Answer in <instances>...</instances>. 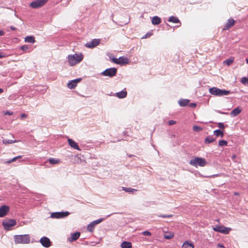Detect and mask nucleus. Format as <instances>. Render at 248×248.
<instances>
[{"label": "nucleus", "mask_w": 248, "mask_h": 248, "mask_svg": "<svg viewBox=\"0 0 248 248\" xmlns=\"http://www.w3.org/2000/svg\"><path fill=\"white\" fill-rule=\"evenodd\" d=\"M9 207L7 205H2L0 207V217L6 216L9 211Z\"/></svg>", "instance_id": "12"}, {"label": "nucleus", "mask_w": 248, "mask_h": 248, "mask_svg": "<svg viewBox=\"0 0 248 248\" xmlns=\"http://www.w3.org/2000/svg\"><path fill=\"white\" fill-rule=\"evenodd\" d=\"M241 82L243 84H246V83H248V78H241Z\"/></svg>", "instance_id": "37"}, {"label": "nucleus", "mask_w": 248, "mask_h": 248, "mask_svg": "<svg viewBox=\"0 0 248 248\" xmlns=\"http://www.w3.org/2000/svg\"><path fill=\"white\" fill-rule=\"evenodd\" d=\"M246 61L247 63H248V58L246 59Z\"/></svg>", "instance_id": "53"}, {"label": "nucleus", "mask_w": 248, "mask_h": 248, "mask_svg": "<svg viewBox=\"0 0 248 248\" xmlns=\"http://www.w3.org/2000/svg\"><path fill=\"white\" fill-rule=\"evenodd\" d=\"M103 220V219L101 218V219H97V220H94V221H93L92 223H93V224L94 225H97V224L101 223Z\"/></svg>", "instance_id": "36"}, {"label": "nucleus", "mask_w": 248, "mask_h": 248, "mask_svg": "<svg viewBox=\"0 0 248 248\" xmlns=\"http://www.w3.org/2000/svg\"><path fill=\"white\" fill-rule=\"evenodd\" d=\"M11 29H12V30H15V28H11Z\"/></svg>", "instance_id": "54"}, {"label": "nucleus", "mask_w": 248, "mask_h": 248, "mask_svg": "<svg viewBox=\"0 0 248 248\" xmlns=\"http://www.w3.org/2000/svg\"><path fill=\"white\" fill-rule=\"evenodd\" d=\"M142 234L145 236H151V233L147 231L143 232H142Z\"/></svg>", "instance_id": "40"}, {"label": "nucleus", "mask_w": 248, "mask_h": 248, "mask_svg": "<svg viewBox=\"0 0 248 248\" xmlns=\"http://www.w3.org/2000/svg\"><path fill=\"white\" fill-rule=\"evenodd\" d=\"M235 23V20L232 18H230L228 20L227 23L224 26L223 30H226L232 27Z\"/></svg>", "instance_id": "13"}, {"label": "nucleus", "mask_w": 248, "mask_h": 248, "mask_svg": "<svg viewBox=\"0 0 248 248\" xmlns=\"http://www.w3.org/2000/svg\"><path fill=\"white\" fill-rule=\"evenodd\" d=\"M5 34V32L3 31L0 30V36H3Z\"/></svg>", "instance_id": "47"}, {"label": "nucleus", "mask_w": 248, "mask_h": 248, "mask_svg": "<svg viewBox=\"0 0 248 248\" xmlns=\"http://www.w3.org/2000/svg\"><path fill=\"white\" fill-rule=\"evenodd\" d=\"M80 81V79H77L76 80H72L67 84V87L69 89L75 88L77 84V83Z\"/></svg>", "instance_id": "15"}, {"label": "nucleus", "mask_w": 248, "mask_h": 248, "mask_svg": "<svg viewBox=\"0 0 248 248\" xmlns=\"http://www.w3.org/2000/svg\"><path fill=\"white\" fill-rule=\"evenodd\" d=\"M5 114L6 115H12L13 114V113L11 112H10V111H7L5 113Z\"/></svg>", "instance_id": "48"}, {"label": "nucleus", "mask_w": 248, "mask_h": 248, "mask_svg": "<svg viewBox=\"0 0 248 248\" xmlns=\"http://www.w3.org/2000/svg\"><path fill=\"white\" fill-rule=\"evenodd\" d=\"M14 241L16 244H29L31 238L29 234L16 235L14 236Z\"/></svg>", "instance_id": "2"}, {"label": "nucleus", "mask_w": 248, "mask_h": 248, "mask_svg": "<svg viewBox=\"0 0 248 248\" xmlns=\"http://www.w3.org/2000/svg\"><path fill=\"white\" fill-rule=\"evenodd\" d=\"M21 118H26L27 117V115L25 113H23L21 114Z\"/></svg>", "instance_id": "50"}, {"label": "nucleus", "mask_w": 248, "mask_h": 248, "mask_svg": "<svg viewBox=\"0 0 248 248\" xmlns=\"http://www.w3.org/2000/svg\"><path fill=\"white\" fill-rule=\"evenodd\" d=\"M128 61L127 58L124 57H120L118 58V64H127L128 63Z\"/></svg>", "instance_id": "22"}, {"label": "nucleus", "mask_w": 248, "mask_h": 248, "mask_svg": "<svg viewBox=\"0 0 248 248\" xmlns=\"http://www.w3.org/2000/svg\"><path fill=\"white\" fill-rule=\"evenodd\" d=\"M241 111L242 109L239 107H237L231 112L230 114L232 116L234 117L238 115Z\"/></svg>", "instance_id": "17"}, {"label": "nucleus", "mask_w": 248, "mask_h": 248, "mask_svg": "<svg viewBox=\"0 0 248 248\" xmlns=\"http://www.w3.org/2000/svg\"><path fill=\"white\" fill-rule=\"evenodd\" d=\"M28 48L29 47L27 45H24L20 47V48L23 51L27 50L28 49Z\"/></svg>", "instance_id": "41"}, {"label": "nucleus", "mask_w": 248, "mask_h": 248, "mask_svg": "<svg viewBox=\"0 0 248 248\" xmlns=\"http://www.w3.org/2000/svg\"><path fill=\"white\" fill-rule=\"evenodd\" d=\"M218 126L220 128H224V124H223L221 123H218Z\"/></svg>", "instance_id": "43"}, {"label": "nucleus", "mask_w": 248, "mask_h": 248, "mask_svg": "<svg viewBox=\"0 0 248 248\" xmlns=\"http://www.w3.org/2000/svg\"><path fill=\"white\" fill-rule=\"evenodd\" d=\"M123 189L126 191V192H132L134 191H137V190L135 189H133V188H128V187H123Z\"/></svg>", "instance_id": "35"}, {"label": "nucleus", "mask_w": 248, "mask_h": 248, "mask_svg": "<svg viewBox=\"0 0 248 248\" xmlns=\"http://www.w3.org/2000/svg\"><path fill=\"white\" fill-rule=\"evenodd\" d=\"M48 0H35L30 4V6L37 9L44 6Z\"/></svg>", "instance_id": "5"}, {"label": "nucleus", "mask_w": 248, "mask_h": 248, "mask_svg": "<svg viewBox=\"0 0 248 248\" xmlns=\"http://www.w3.org/2000/svg\"><path fill=\"white\" fill-rule=\"evenodd\" d=\"M159 217H163V218H170L173 216L172 215H159L158 216Z\"/></svg>", "instance_id": "39"}, {"label": "nucleus", "mask_w": 248, "mask_h": 248, "mask_svg": "<svg viewBox=\"0 0 248 248\" xmlns=\"http://www.w3.org/2000/svg\"><path fill=\"white\" fill-rule=\"evenodd\" d=\"M234 62V58H230L229 59L226 60V61H224V63H226L227 65H230L232 64L233 62Z\"/></svg>", "instance_id": "30"}, {"label": "nucleus", "mask_w": 248, "mask_h": 248, "mask_svg": "<svg viewBox=\"0 0 248 248\" xmlns=\"http://www.w3.org/2000/svg\"><path fill=\"white\" fill-rule=\"evenodd\" d=\"M49 162L51 164H57L61 162V160L59 159L51 158L48 159Z\"/></svg>", "instance_id": "25"}, {"label": "nucleus", "mask_w": 248, "mask_h": 248, "mask_svg": "<svg viewBox=\"0 0 248 248\" xmlns=\"http://www.w3.org/2000/svg\"><path fill=\"white\" fill-rule=\"evenodd\" d=\"M189 164L195 167H204L206 165V161L204 158L195 157L190 160Z\"/></svg>", "instance_id": "3"}, {"label": "nucleus", "mask_w": 248, "mask_h": 248, "mask_svg": "<svg viewBox=\"0 0 248 248\" xmlns=\"http://www.w3.org/2000/svg\"><path fill=\"white\" fill-rule=\"evenodd\" d=\"M68 142L69 145L74 149H77L78 150H80V149L78 145V144L74 141L72 139H68Z\"/></svg>", "instance_id": "16"}, {"label": "nucleus", "mask_w": 248, "mask_h": 248, "mask_svg": "<svg viewBox=\"0 0 248 248\" xmlns=\"http://www.w3.org/2000/svg\"><path fill=\"white\" fill-rule=\"evenodd\" d=\"M215 140V139L212 137L208 136L205 139L204 143L205 144H209L214 142Z\"/></svg>", "instance_id": "28"}, {"label": "nucleus", "mask_w": 248, "mask_h": 248, "mask_svg": "<svg viewBox=\"0 0 248 248\" xmlns=\"http://www.w3.org/2000/svg\"><path fill=\"white\" fill-rule=\"evenodd\" d=\"M100 40L95 39L90 42L85 44V46L88 48H93L98 46L100 43Z\"/></svg>", "instance_id": "10"}, {"label": "nucleus", "mask_w": 248, "mask_h": 248, "mask_svg": "<svg viewBox=\"0 0 248 248\" xmlns=\"http://www.w3.org/2000/svg\"><path fill=\"white\" fill-rule=\"evenodd\" d=\"M168 21L169 22H172L174 23H179L180 25L178 26H180V25H181L180 21L177 17H176L175 16H172L170 17Z\"/></svg>", "instance_id": "21"}, {"label": "nucleus", "mask_w": 248, "mask_h": 248, "mask_svg": "<svg viewBox=\"0 0 248 248\" xmlns=\"http://www.w3.org/2000/svg\"><path fill=\"white\" fill-rule=\"evenodd\" d=\"M161 22V19L158 16H154L152 19V23L154 25H158Z\"/></svg>", "instance_id": "23"}, {"label": "nucleus", "mask_w": 248, "mask_h": 248, "mask_svg": "<svg viewBox=\"0 0 248 248\" xmlns=\"http://www.w3.org/2000/svg\"><path fill=\"white\" fill-rule=\"evenodd\" d=\"M95 225L92 223V222L89 224L87 226V230L90 232H93L94 229Z\"/></svg>", "instance_id": "31"}, {"label": "nucleus", "mask_w": 248, "mask_h": 248, "mask_svg": "<svg viewBox=\"0 0 248 248\" xmlns=\"http://www.w3.org/2000/svg\"><path fill=\"white\" fill-rule=\"evenodd\" d=\"M69 215V213L67 211L62 212H55L53 213L51 215V217L52 218H60L66 217Z\"/></svg>", "instance_id": "9"}, {"label": "nucleus", "mask_w": 248, "mask_h": 248, "mask_svg": "<svg viewBox=\"0 0 248 248\" xmlns=\"http://www.w3.org/2000/svg\"><path fill=\"white\" fill-rule=\"evenodd\" d=\"M234 195H239V193H238V192H235V193H234Z\"/></svg>", "instance_id": "52"}, {"label": "nucleus", "mask_w": 248, "mask_h": 248, "mask_svg": "<svg viewBox=\"0 0 248 248\" xmlns=\"http://www.w3.org/2000/svg\"><path fill=\"white\" fill-rule=\"evenodd\" d=\"M189 102V100L187 99H181L179 101V104L180 106L185 107L186 106Z\"/></svg>", "instance_id": "26"}, {"label": "nucleus", "mask_w": 248, "mask_h": 248, "mask_svg": "<svg viewBox=\"0 0 248 248\" xmlns=\"http://www.w3.org/2000/svg\"><path fill=\"white\" fill-rule=\"evenodd\" d=\"M181 248H194V245L190 241H185L181 246Z\"/></svg>", "instance_id": "14"}, {"label": "nucleus", "mask_w": 248, "mask_h": 248, "mask_svg": "<svg viewBox=\"0 0 248 248\" xmlns=\"http://www.w3.org/2000/svg\"><path fill=\"white\" fill-rule=\"evenodd\" d=\"M213 230L216 232H221L224 234H228L231 231L230 228H227L224 226L217 225L213 228Z\"/></svg>", "instance_id": "7"}, {"label": "nucleus", "mask_w": 248, "mask_h": 248, "mask_svg": "<svg viewBox=\"0 0 248 248\" xmlns=\"http://www.w3.org/2000/svg\"><path fill=\"white\" fill-rule=\"evenodd\" d=\"M176 124V122L173 120H170L168 122V124L170 125H173Z\"/></svg>", "instance_id": "42"}, {"label": "nucleus", "mask_w": 248, "mask_h": 248, "mask_svg": "<svg viewBox=\"0 0 248 248\" xmlns=\"http://www.w3.org/2000/svg\"><path fill=\"white\" fill-rule=\"evenodd\" d=\"M190 107H192V108H195L196 107V104L195 103H191L190 105H189Z\"/></svg>", "instance_id": "46"}, {"label": "nucleus", "mask_w": 248, "mask_h": 248, "mask_svg": "<svg viewBox=\"0 0 248 248\" xmlns=\"http://www.w3.org/2000/svg\"><path fill=\"white\" fill-rule=\"evenodd\" d=\"M209 92L211 94L218 96L227 95L230 93L229 91L221 90L217 87H212L210 88Z\"/></svg>", "instance_id": "4"}, {"label": "nucleus", "mask_w": 248, "mask_h": 248, "mask_svg": "<svg viewBox=\"0 0 248 248\" xmlns=\"http://www.w3.org/2000/svg\"><path fill=\"white\" fill-rule=\"evenodd\" d=\"M127 95V92L125 91H122L116 93V96L119 98H124Z\"/></svg>", "instance_id": "19"}, {"label": "nucleus", "mask_w": 248, "mask_h": 248, "mask_svg": "<svg viewBox=\"0 0 248 248\" xmlns=\"http://www.w3.org/2000/svg\"><path fill=\"white\" fill-rule=\"evenodd\" d=\"M16 142V140H3V143L4 144H11V143H15Z\"/></svg>", "instance_id": "32"}, {"label": "nucleus", "mask_w": 248, "mask_h": 248, "mask_svg": "<svg viewBox=\"0 0 248 248\" xmlns=\"http://www.w3.org/2000/svg\"><path fill=\"white\" fill-rule=\"evenodd\" d=\"M112 61L116 64H118V59L113 58L112 59Z\"/></svg>", "instance_id": "44"}, {"label": "nucleus", "mask_w": 248, "mask_h": 248, "mask_svg": "<svg viewBox=\"0 0 248 248\" xmlns=\"http://www.w3.org/2000/svg\"><path fill=\"white\" fill-rule=\"evenodd\" d=\"M3 92V90L1 88H0V93H1Z\"/></svg>", "instance_id": "51"}, {"label": "nucleus", "mask_w": 248, "mask_h": 248, "mask_svg": "<svg viewBox=\"0 0 248 248\" xmlns=\"http://www.w3.org/2000/svg\"><path fill=\"white\" fill-rule=\"evenodd\" d=\"M121 248H132V243L130 242L124 241L121 243Z\"/></svg>", "instance_id": "20"}, {"label": "nucleus", "mask_w": 248, "mask_h": 248, "mask_svg": "<svg viewBox=\"0 0 248 248\" xmlns=\"http://www.w3.org/2000/svg\"><path fill=\"white\" fill-rule=\"evenodd\" d=\"M193 130L196 132H199L202 130V128L197 125H194L193 126Z\"/></svg>", "instance_id": "33"}, {"label": "nucleus", "mask_w": 248, "mask_h": 248, "mask_svg": "<svg viewBox=\"0 0 248 248\" xmlns=\"http://www.w3.org/2000/svg\"><path fill=\"white\" fill-rule=\"evenodd\" d=\"M5 57V55L3 53L0 52V59Z\"/></svg>", "instance_id": "49"}, {"label": "nucleus", "mask_w": 248, "mask_h": 248, "mask_svg": "<svg viewBox=\"0 0 248 248\" xmlns=\"http://www.w3.org/2000/svg\"><path fill=\"white\" fill-rule=\"evenodd\" d=\"M217 247L218 248H225L224 246L222 244H220V243H219L217 245Z\"/></svg>", "instance_id": "45"}, {"label": "nucleus", "mask_w": 248, "mask_h": 248, "mask_svg": "<svg viewBox=\"0 0 248 248\" xmlns=\"http://www.w3.org/2000/svg\"><path fill=\"white\" fill-rule=\"evenodd\" d=\"M117 73V69L115 68H110L106 69L102 73V75L105 76L110 77H113L116 75Z\"/></svg>", "instance_id": "8"}, {"label": "nucleus", "mask_w": 248, "mask_h": 248, "mask_svg": "<svg viewBox=\"0 0 248 248\" xmlns=\"http://www.w3.org/2000/svg\"><path fill=\"white\" fill-rule=\"evenodd\" d=\"M40 242L43 246L46 248H48L51 246V242L49 238L46 237H43L41 238Z\"/></svg>", "instance_id": "11"}, {"label": "nucleus", "mask_w": 248, "mask_h": 248, "mask_svg": "<svg viewBox=\"0 0 248 248\" xmlns=\"http://www.w3.org/2000/svg\"><path fill=\"white\" fill-rule=\"evenodd\" d=\"M25 41L28 43H34L35 41V38L33 36H27L25 38Z\"/></svg>", "instance_id": "24"}, {"label": "nucleus", "mask_w": 248, "mask_h": 248, "mask_svg": "<svg viewBox=\"0 0 248 248\" xmlns=\"http://www.w3.org/2000/svg\"><path fill=\"white\" fill-rule=\"evenodd\" d=\"M21 157H22V156H21V155L15 157L13 158L12 159L9 161L8 163H12L14 161H15L17 159L20 158H21Z\"/></svg>", "instance_id": "38"}, {"label": "nucleus", "mask_w": 248, "mask_h": 248, "mask_svg": "<svg viewBox=\"0 0 248 248\" xmlns=\"http://www.w3.org/2000/svg\"><path fill=\"white\" fill-rule=\"evenodd\" d=\"M214 134L217 137L220 136L221 138L223 137V132L220 130H216L214 131Z\"/></svg>", "instance_id": "29"}, {"label": "nucleus", "mask_w": 248, "mask_h": 248, "mask_svg": "<svg viewBox=\"0 0 248 248\" xmlns=\"http://www.w3.org/2000/svg\"><path fill=\"white\" fill-rule=\"evenodd\" d=\"M16 224V221L15 219H10L8 220H4L2 222V225L5 230H9L10 228L15 226Z\"/></svg>", "instance_id": "6"}, {"label": "nucleus", "mask_w": 248, "mask_h": 248, "mask_svg": "<svg viewBox=\"0 0 248 248\" xmlns=\"http://www.w3.org/2000/svg\"><path fill=\"white\" fill-rule=\"evenodd\" d=\"M227 145V141L224 140H220L218 142L219 146H226Z\"/></svg>", "instance_id": "34"}, {"label": "nucleus", "mask_w": 248, "mask_h": 248, "mask_svg": "<svg viewBox=\"0 0 248 248\" xmlns=\"http://www.w3.org/2000/svg\"><path fill=\"white\" fill-rule=\"evenodd\" d=\"M80 236V233L78 232H76L74 233H72L69 238V241L70 242H73L77 240Z\"/></svg>", "instance_id": "18"}, {"label": "nucleus", "mask_w": 248, "mask_h": 248, "mask_svg": "<svg viewBox=\"0 0 248 248\" xmlns=\"http://www.w3.org/2000/svg\"><path fill=\"white\" fill-rule=\"evenodd\" d=\"M83 55L81 53H76L73 55L68 56V62L70 66H74L79 63L83 60Z\"/></svg>", "instance_id": "1"}, {"label": "nucleus", "mask_w": 248, "mask_h": 248, "mask_svg": "<svg viewBox=\"0 0 248 248\" xmlns=\"http://www.w3.org/2000/svg\"><path fill=\"white\" fill-rule=\"evenodd\" d=\"M174 233L172 232H168L165 233L164 237L166 239H171L174 237Z\"/></svg>", "instance_id": "27"}]
</instances>
